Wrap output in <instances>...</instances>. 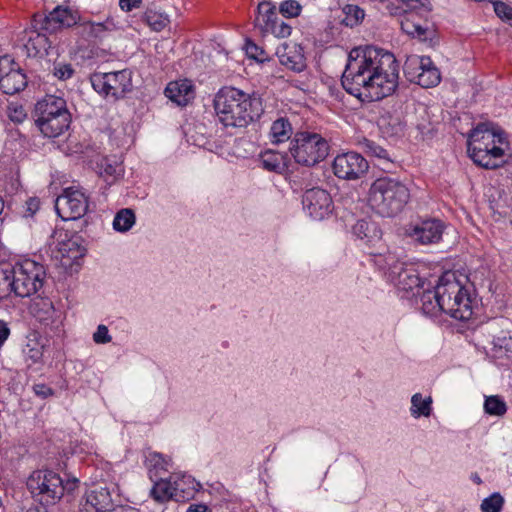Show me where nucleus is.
<instances>
[{"label": "nucleus", "instance_id": "obj_62", "mask_svg": "<svg viewBox=\"0 0 512 512\" xmlns=\"http://www.w3.org/2000/svg\"><path fill=\"white\" fill-rule=\"evenodd\" d=\"M499 322H500L501 324L508 323V321H507L506 319H500V320H499Z\"/></svg>", "mask_w": 512, "mask_h": 512}, {"label": "nucleus", "instance_id": "obj_21", "mask_svg": "<svg viewBox=\"0 0 512 512\" xmlns=\"http://www.w3.org/2000/svg\"><path fill=\"white\" fill-rule=\"evenodd\" d=\"M279 62L288 69L301 72L306 67L302 48L296 44L283 43L276 49Z\"/></svg>", "mask_w": 512, "mask_h": 512}, {"label": "nucleus", "instance_id": "obj_40", "mask_svg": "<svg viewBox=\"0 0 512 512\" xmlns=\"http://www.w3.org/2000/svg\"><path fill=\"white\" fill-rule=\"evenodd\" d=\"M195 491L194 483L190 481V479L186 480L185 477H183L173 481V492H176L178 496H184L181 502L192 498Z\"/></svg>", "mask_w": 512, "mask_h": 512}, {"label": "nucleus", "instance_id": "obj_53", "mask_svg": "<svg viewBox=\"0 0 512 512\" xmlns=\"http://www.w3.org/2000/svg\"><path fill=\"white\" fill-rule=\"evenodd\" d=\"M142 3V0H119V7L124 12H130L134 9H139Z\"/></svg>", "mask_w": 512, "mask_h": 512}, {"label": "nucleus", "instance_id": "obj_10", "mask_svg": "<svg viewBox=\"0 0 512 512\" xmlns=\"http://www.w3.org/2000/svg\"><path fill=\"white\" fill-rule=\"evenodd\" d=\"M406 78L423 88L437 86L441 81V73L429 56L411 55L404 63Z\"/></svg>", "mask_w": 512, "mask_h": 512}, {"label": "nucleus", "instance_id": "obj_24", "mask_svg": "<svg viewBox=\"0 0 512 512\" xmlns=\"http://www.w3.org/2000/svg\"><path fill=\"white\" fill-rule=\"evenodd\" d=\"M60 113H69V111L66 107V101L62 97L55 95H46L35 106L36 118L55 117L58 114L60 115Z\"/></svg>", "mask_w": 512, "mask_h": 512}, {"label": "nucleus", "instance_id": "obj_1", "mask_svg": "<svg viewBox=\"0 0 512 512\" xmlns=\"http://www.w3.org/2000/svg\"><path fill=\"white\" fill-rule=\"evenodd\" d=\"M399 79L394 55L374 46L353 48L348 55L341 83L361 102H374L392 95Z\"/></svg>", "mask_w": 512, "mask_h": 512}, {"label": "nucleus", "instance_id": "obj_4", "mask_svg": "<svg viewBox=\"0 0 512 512\" xmlns=\"http://www.w3.org/2000/svg\"><path fill=\"white\" fill-rule=\"evenodd\" d=\"M409 199L408 186L398 178H378L369 189V203L383 217H393L399 214Z\"/></svg>", "mask_w": 512, "mask_h": 512}, {"label": "nucleus", "instance_id": "obj_26", "mask_svg": "<svg viewBox=\"0 0 512 512\" xmlns=\"http://www.w3.org/2000/svg\"><path fill=\"white\" fill-rule=\"evenodd\" d=\"M256 12L254 26L266 35L267 29L278 19L276 6L270 1H262L258 4Z\"/></svg>", "mask_w": 512, "mask_h": 512}, {"label": "nucleus", "instance_id": "obj_19", "mask_svg": "<svg viewBox=\"0 0 512 512\" xmlns=\"http://www.w3.org/2000/svg\"><path fill=\"white\" fill-rule=\"evenodd\" d=\"M85 252L86 249L80 244L79 237H73L58 242L54 257L61 262L62 266L72 267L78 264V260L83 258Z\"/></svg>", "mask_w": 512, "mask_h": 512}, {"label": "nucleus", "instance_id": "obj_23", "mask_svg": "<svg viewBox=\"0 0 512 512\" xmlns=\"http://www.w3.org/2000/svg\"><path fill=\"white\" fill-rule=\"evenodd\" d=\"M165 96L178 106H186L194 98V89L187 79L172 81L165 88Z\"/></svg>", "mask_w": 512, "mask_h": 512}, {"label": "nucleus", "instance_id": "obj_41", "mask_svg": "<svg viewBox=\"0 0 512 512\" xmlns=\"http://www.w3.org/2000/svg\"><path fill=\"white\" fill-rule=\"evenodd\" d=\"M11 269H0V301L14 293Z\"/></svg>", "mask_w": 512, "mask_h": 512}, {"label": "nucleus", "instance_id": "obj_51", "mask_svg": "<svg viewBox=\"0 0 512 512\" xmlns=\"http://www.w3.org/2000/svg\"><path fill=\"white\" fill-rule=\"evenodd\" d=\"M108 328L105 325H99L96 332L93 334V340L97 344H106L111 341Z\"/></svg>", "mask_w": 512, "mask_h": 512}, {"label": "nucleus", "instance_id": "obj_13", "mask_svg": "<svg viewBox=\"0 0 512 512\" xmlns=\"http://www.w3.org/2000/svg\"><path fill=\"white\" fill-rule=\"evenodd\" d=\"M27 86V77L21 68L8 56L0 58V89L13 95Z\"/></svg>", "mask_w": 512, "mask_h": 512}, {"label": "nucleus", "instance_id": "obj_43", "mask_svg": "<svg viewBox=\"0 0 512 512\" xmlns=\"http://www.w3.org/2000/svg\"><path fill=\"white\" fill-rule=\"evenodd\" d=\"M246 54L249 58L256 60L257 62L263 63L269 60L266 51L259 47L252 41H247L245 45Z\"/></svg>", "mask_w": 512, "mask_h": 512}, {"label": "nucleus", "instance_id": "obj_61", "mask_svg": "<svg viewBox=\"0 0 512 512\" xmlns=\"http://www.w3.org/2000/svg\"><path fill=\"white\" fill-rule=\"evenodd\" d=\"M27 512H47L45 509L44 510H40V509H29Z\"/></svg>", "mask_w": 512, "mask_h": 512}, {"label": "nucleus", "instance_id": "obj_3", "mask_svg": "<svg viewBox=\"0 0 512 512\" xmlns=\"http://www.w3.org/2000/svg\"><path fill=\"white\" fill-rule=\"evenodd\" d=\"M504 133L490 123H480L468 134L467 152L477 165L486 169L499 167L504 150L496 144L504 142Z\"/></svg>", "mask_w": 512, "mask_h": 512}, {"label": "nucleus", "instance_id": "obj_14", "mask_svg": "<svg viewBox=\"0 0 512 512\" xmlns=\"http://www.w3.org/2000/svg\"><path fill=\"white\" fill-rule=\"evenodd\" d=\"M303 208L314 220H323L332 213L333 201L330 194L321 188L307 190L302 198Z\"/></svg>", "mask_w": 512, "mask_h": 512}, {"label": "nucleus", "instance_id": "obj_47", "mask_svg": "<svg viewBox=\"0 0 512 512\" xmlns=\"http://www.w3.org/2000/svg\"><path fill=\"white\" fill-rule=\"evenodd\" d=\"M52 74L57 79L65 81L73 76L74 69L69 63L55 62L53 64Z\"/></svg>", "mask_w": 512, "mask_h": 512}, {"label": "nucleus", "instance_id": "obj_27", "mask_svg": "<svg viewBox=\"0 0 512 512\" xmlns=\"http://www.w3.org/2000/svg\"><path fill=\"white\" fill-rule=\"evenodd\" d=\"M293 135V127L290 121L285 117L276 119L269 132V138L273 144H281L291 139Z\"/></svg>", "mask_w": 512, "mask_h": 512}, {"label": "nucleus", "instance_id": "obj_8", "mask_svg": "<svg viewBox=\"0 0 512 512\" xmlns=\"http://www.w3.org/2000/svg\"><path fill=\"white\" fill-rule=\"evenodd\" d=\"M14 295L30 297L36 294L44 285L46 271L42 264L26 259L11 268Z\"/></svg>", "mask_w": 512, "mask_h": 512}, {"label": "nucleus", "instance_id": "obj_6", "mask_svg": "<svg viewBox=\"0 0 512 512\" xmlns=\"http://www.w3.org/2000/svg\"><path fill=\"white\" fill-rule=\"evenodd\" d=\"M437 296L444 313L459 321H467L473 315L472 301L468 291L456 279L455 274H443L437 283Z\"/></svg>", "mask_w": 512, "mask_h": 512}, {"label": "nucleus", "instance_id": "obj_55", "mask_svg": "<svg viewBox=\"0 0 512 512\" xmlns=\"http://www.w3.org/2000/svg\"><path fill=\"white\" fill-rule=\"evenodd\" d=\"M10 335V329L7 323L0 319V347L4 344Z\"/></svg>", "mask_w": 512, "mask_h": 512}, {"label": "nucleus", "instance_id": "obj_25", "mask_svg": "<svg viewBox=\"0 0 512 512\" xmlns=\"http://www.w3.org/2000/svg\"><path fill=\"white\" fill-rule=\"evenodd\" d=\"M44 347V343L40 341L36 333L28 337L27 343L22 349L23 359L28 369L34 365L43 364Z\"/></svg>", "mask_w": 512, "mask_h": 512}, {"label": "nucleus", "instance_id": "obj_59", "mask_svg": "<svg viewBox=\"0 0 512 512\" xmlns=\"http://www.w3.org/2000/svg\"><path fill=\"white\" fill-rule=\"evenodd\" d=\"M114 512H140V510L133 508V507H127V508H120L118 510H115Z\"/></svg>", "mask_w": 512, "mask_h": 512}, {"label": "nucleus", "instance_id": "obj_36", "mask_svg": "<svg viewBox=\"0 0 512 512\" xmlns=\"http://www.w3.org/2000/svg\"><path fill=\"white\" fill-rule=\"evenodd\" d=\"M402 29L409 35H412L415 38H418L422 41H426L433 35V30H431L428 25H422L418 23H414L410 19H407L406 22L402 23Z\"/></svg>", "mask_w": 512, "mask_h": 512}, {"label": "nucleus", "instance_id": "obj_9", "mask_svg": "<svg viewBox=\"0 0 512 512\" xmlns=\"http://www.w3.org/2000/svg\"><path fill=\"white\" fill-rule=\"evenodd\" d=\"M91 84L96 92L116 101L132 91V72L129 69H123L108 73H94L91 76Z\"/></svg>", "mask_w": 512, "mask_h": 512}, {"label": "nucleus", "instance_id": "obj_5", "mask_svg": "<svg viewBox=\"0 0 512 512\" xmlns=\"http://www.w3.org/2000/svg\"><path fill=\"white\" fill-rule=\"evenodd\" d=\"M26 485L35 501L43 506H53L65 493H71L77 488L78 479L64 481L52 470H36L28 477Z\"/></svg>", "mask_w": 512, "mask_h": 512}, {"label": "nucleus", "instance_id": "obj_28", "mask_svg": "<svg viewBox=\"0 0 512 512\" xmlns=\"http://www.w3.org/2000/svg\"><path fill=\"white\" fill-rule=\"evenodd\" d=\"M171 479H160L151 489V496L158 502H166L168 500H175L181 502L184 496H178L173 492V482Z\"/></svg>", "mask_w": 512, "mask_h": 512}, {"label": "nucleus", "instance_id": "obj_56", "mask_svg": "<svg viewBox=\"0 0 512 512\" xmlns=\"http://www.w3.org/2000/svg\"><path fill=\"white\" fill-rule=\"evenodd\" d=\"M39 209V200L31 198L27 201V210L33 215Z\"/></svg>", "mask_w": 512, "mask_h": 512}, {"label": "nucleus", "instance_id": "obj_12", "mask_svg": "<svg viewBox=\"0 0 512 512\" xmlns=\"http://www.w3.org/2000/svg\"><path fill=\"white\" fill-rule=\"evenodd\" d=\"M335 176L344 180H357L364 176L369 168L367 160L356 152L337 155L333 161Z\"/></svg>", "mask_w": 512, "mask_h": 512}, {"label": "nucleus", "instance_id": "obj_46", "mask_svg": "<svg viewBox=\"0 0 512 512\" xmlns=\"http://www.w3.org/2000/svg\"><path fill=\"white\" fill-rule=\"evenodd\" d=\"M292 27L282 21L277 19L270 27L267 29V34H272L277 38H286L291 35Z\"/></svg>", "mask_w": 512, "mask_h": 512}, {"label": "nucleus", "instance_id": "obj_33", "mask_svg": "<svg viewBox=\"0 0 512 512\" xmlns=\"http://www.w3.org/2000/svg\"><path fill=\"white\" fill-rule=\"evenodd\" d=\"M353 234L366 243H370L379 237L376 225L364 219L357 221L353 226Z\"/></svg>", "mask_w": 512, "mask_h": 512}, {"label": "nucleus", "instance_id": "obj_35", "mask_svg": "<svg viewBox=\"0 0 512 512\" xmlns=\"http://www.w3.org/2000/svg\"><path fill=\"white\" fill-rule=\"evenodd\" d=\"M136 217L132 209H121L114 217L113 228L119 232H126L135 224Z\"/></svg>", "mask_w": 512, "mask_h": 512}, {"label": "nucleus", "instance_id": "obj_60", "mask_svg": "<svg viewBox=\"0 0 512 512\" xmlns=\"http://www.w3.org/2000/svg\"><path fill=\"white\" fill-rule=\"evenodd\" d=\"M473 480H474L477 484H480V483H481V479H480V477H479L478 475H475V476L473 477Z\"/></svg>", "mask_w": 512, "mask_h": 512}, {"label": "nucleus", "instance_id": "obj_16", "mask_svg": "<svg viewBox=\"0 0 512 512\" xmlns=\"http://www.w3.org/2000/svg\"><path fill=\"white\" fill-rule=\"evenodd\" d=\"M109 489L95 485L88 489L79 501L78 512H106L112 507Z\"/></svg>", "mask_w": 512, "mask_h": 512}, {"label": "nucleus", "instance_id": "obj_48", "mask_svg": "<svg viewBox=\"0 0 512 512\" xmlns=\"http://www.w3.org/2000/svg\"><path fill=\"white\" fill-rule=\"evenodd\" d=\"M7 114L9 119L14 123H22L27 118L26 110L17 102H11L8 105Z\"/></svg>", "mask_w": 512, "mask_h": 512}, {"label": "nucleus", "instance_id": "obj_17", "mask_svg": "<svg viewBox=\"0 0 512 512\" xmlns=\"http://www.w3.org/2000/svg\"><path fill=\"white\" fill-rule=\"evenodd\" d=\"M79 20L80 17L76 11L68 7L57 6L43 18L40 28L53 33L63 28L72 27Z\"/></svg>", "mask_w": 512, "mask_h": 512}, {"label": "nucleus", "instance_id": "obj_11", "mask_svg": "<svg viewBox=\"0 0 512 512\" xmlns=\"http://www.w3.org/2000/svg\"><path fill=\"white\" fill-rule=\"evenodd\" d=\"M55 209L64 221L80 219L88 212L89 196L80 188H65L56 198Z\"/></svg>", "mask_w": 512, "mask_h": 512}, {"label": "nucleus", "instance_id": "obj_31", "mask_svg": "<svg viewBox=\"0 0 512 512\" xmlns=\"http://www.w3.org/2000/svg\"><path fill=\"white\" fill-rule=\"evenodd\" d=\"M422 303V311L424 314L429 316H437L440 313H444V308L440 298L437 296V285L434 290H425L420 296Z\"/></svg>", "mask_w": 512, "mask_h": 512}, {"label": "nucleus", "instance_id": "obj_49", "mask_svg": "<svg viewBox=\"0 0 512 512\" xmlns=\"http://www.w3.org/2000/svg\"><path fill=\"white\" fill-rule=\"evenodd\" d=\"M365 152L370 155L374 156L380 159H388V152L382 148L381 146L377 145L373 141H366L364 143Z\"/></svg>", "mask_w": 512, "mask_h": 512}, {"label": "nucleus", "instance_id": "obj_20", "mask_svg": "<svg viewBox=\"0 0 512 512\" xmlns=\"http://www.w3.org/2000/svg\"><path fill=\"white\" fill-rule=\"evenodd\" d=\"M391 275L395 277L396 285L405 291L423 288V282L418 272L412 266L397 263L390 267ZM419 294V291H417ZM416 295V293H414Z\"/></svg>", "mask_w": 512, "mask_h": 512}, {"label": "nucleus", "instance_id": "obj_15", "mask_svg": "<svg viewBox=\"0 0 512 512\" xmlns=\"http://www.w3.org/2000/svg\"><path fill=\"white\" fill-rule=\"evenodd\" d=\"M444 232V224L437 219H428L409 225L405 233L414 242L421 245L438 243Z\"/></svg>", "mask_w": 512, "mask_h": 512}, {"label": "nucleus", "instance_id": "obj_30", "mask_svg": "<svg viewBox=\"0 0 512 512\" xmlns=\"http://www.w3.org/2000/svg\"><path fill=\"white\" fill-rule=\"evenodd\" d=\"M261 164L264 169L276 173H282L287 168V157L286 155L267 150L261 154Z\"/></svg>", "mask_w": 512, "mask_h": 512}, {"label": "nucleus", "instance_id": "obj_52", "mask_svg": "<svg viewBox=\"0 0 512 512\" xmlns=\"http://www.w3.org/2000/svg\"><path fill=\"white\" fill-rule=\"evenodd\" d=\"M409 9L425 16L431 12L432 5L429 0H417L412 3V6Z\"/></svg>", "mask_w": 512, "mask_h": 512}, {"label": "nucleus", "instance_id": "obj_58", "mask_svg": "<svg viewBox=\"0 0 512 512\" xmlns=\"http://www.w3.org/2000/svg\"><path fill=\"white\" fill-rule=\"evenodd\" d=\"M151 25L154 27L155 30H161L166 26V19L155 21L151 23Z\"/></svg>", "mask_w": 512, "mask_h": 512}, {"label": "nucleus", "instance_id": "obj_42", "mask_svg": "<svg viewBox=\"0 0 512 512\" xmlns=\"http://www.w3.org/2000/svg\"><path fill=\"white\" fill-rule=\"evenodd\" d=\"M504 499L500 493H493L489 497L483 499L481 503L482 512H501Z\"/></svg>", "mask_w": 512, "mask_h": 512}, {"label": "nucleus", "instance_id": "obj_54", "mask_svg": "<svg viewBox=\"0 0 512 512\" xmlns=\"http://www.w3.org/2000/svg\"><path fill=\"white\" fill-rule=\"evenodd\" d=\"M33 390L36 395L42 398H47L53 395V390L45 384H36L34 385Z\"/></svg>", "mask_w": 512, "mask_h": 512}, {"label": "nucleus", "instance_id": "obj_57", "mask_svg": "<svg viewBox=\"0 0 512 512\" xmlns=\"http://www.w3.org/2000/svg\"><path fill=\"white\" fill-rule=\"evenodd\" d=\"M187 512H211V511L204 504H194L188 508Z\"/></svg>", "mask_w": 512, "mask_h": 512}, {"label": "nucleus", "instance_id": "obj_29", "mask_svg": "<svg viewBox=\"0 0 512 512\" xmlns=\"http://www.w3.org/2000/svg\"><path fill=\"white\" fill-rule=\"evenodd\" d=\"M75 30L76 34L82 37L85 41L92 42L101 38L107 28L102 22L78 21Z\"/></svg>", "mask_w": 512, "mask_h": 512}, {"label": "nucleus", "instance_id": "obj_32", "mask_svg": "<svg viewBox=\"0 0 512 512\" xmlns=\"http://www.w3.org/2000/svg\"><path fill=\"white\" fill-rule=\"evenodd\" d=\"M49 47V41L45 34L30 31L27 42L24 44L28 57H36Z\"/></svg>", "mask_w": 512, "mask_h": 512}, {"label": "nucleus", "instance_id": "obj_18", "mask_svg": "<svg viewBox=\"0 0 512 512\" xmlns=\"http://www.w3.org/2000/svg\"><path fill=\"white\" fill-rule=\"evenodd\" d=\"M29 310L33 317L45 326L57 328L61 323V312L55 309L49 298H35Z\"/></svg>", "mask_w": 512, "mask_h": 512}, {"label": "nucleus", "instance_id": "obj_50", "mask_svg": "<svg viewBox=\"0 0 512 512\" xmlns=\"http://www.w3.org/2000/svg\"><path fill=\"white\" fill-rule=\"evenodd\" d=\"M493 343L495 346L499 348H504L506 350H512V335L508 332L506 335L503 331L500 334L493 336Z\"/></svg>", "mask_w": 512, "mask_h": 512}, {"label": "nucleus", "instance_id": "obj_39", "mask_svg": "<svg viewBox=\"0 0 512 512\" xmlns=\"http://www.w3.org/2000/svg\"><path fill=\"white\" fill-rule=\"evenodd\" d=\"M484 410L489 415L503 416L507 411V406L499 396H488L484 402Z\"/></svg>", "mask_w": 512, "mask_h": 512}, {"label": "nucleus", "instance_id": "obj_7", "mask_svg": "<svg viewBox=\"0 0 512 512\" xmlns=\"http://www.w3.org/2000/svg\"><path fill=\"white\" fill-rule=\"evenodd\" d=\"M328 141L320 134L298 131L291 140L289 152L294 161L305 167H313L329 155Z\"/></svg>", "mask_w": 512, "mask_h": 512}, {"label": "nucleus", "instance_id": "obj_45", "mask_svg": "<svg viewBox=\"0 0 512 512\" xmlns=\"http://www.w3.org/2000/svg\"><path fill=\"white\" fill-rule=\"evenodd\" d=\"M495 14L505 23L512 26V6L502 1H494Z\"/></svg>", "mask_w": 512, "mask_h": 512}, {"label": "nucleus", "instance_id": "obj_38", "mask_svg": "<svg viewBox=\"0 0 512 512\" xmlns=\"http://www.w3.org/2000/svg\"><path fill=\"white\" fill-rule=\"evenodd\" d=\"M97 173L105 178L106 181L112 179V181L119 174V167L115 162L111 161L107 157H102L97 163L95 167Z\"/></svg>", "mask_w": 512, "mask_h": 512}, {"label": "nucleus", "instance_id": "obj_2", "mask_svg": "<svg viewBox=\"0 0 512 512\" xmlns=\"http://www.w3.org/2000/svg\"><path fill=\"white\" fill-rule=\"evenodd\" d=\"M213 107L219 122L232 128H245L264 112L259 95L234 87L221 88L214 96Z\"/></svg>", "mask_w": 512, "mask_h": 512}, {"label": "nucleus", "instance_id": "obj_34", "mask_svg": "<svg viewBox=\"0 0 512 512\" xmlns=\"http://www.w3.org/2000/svg\"><path fill=\"white\" fill-rule=\"evenodd\" d=\"M432 398L429 396L423 398L420 393H416L411 398V415L415 418L420 416L428 417L432 411Z\"/></svg>", "mask_w": 512, "mask_h": 512}, {"label": "nucleus", "instance_id": "obj_37", "mask_svg": "<svg viewBox=\"0 0 512 512\" xmlns=\"http://www.w3.org/2000/svg\"><path fill=\"white\" fill-rule=\"evenodd\" d=\"M342 12L344 14L342 23L347 27L357 26L365 16L364 10L353 4L345 5Z\"/></svg>", "mask_w": 512, "mask_h": 512}, {"label": "nucleus", "instance_id": "obj_22", "mask_svg": "<svg viewBox=\"0 0 512 512\" xmlns=\"http://www.w3.org/2000/svg\"><path fill=\"white\" fill-rule=\"evenodd\" d=\"M70 122V113H60V115L58 114L55 117H40L35 119V123L41 133L48 138H55L60 136L69 128Z\"/></svg>", "mask_w": 512, "mask_h": 512}, {"label": "nucleus", "instance_id": "obj_44", "mask_svg": "<svg viewBox=\"0 0 512 512\" xmlns=\"http://www.w3.org/2000/svg\"><path fill=\"white\" fill-rule=\"evenodd\" d=\"M302 10L301 5L296 0H285L280 4L279 12L286 18L299 16Z\"/></svg>", "mask_w": 512, "mask_h": 512}]
</instances>
